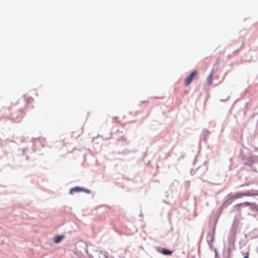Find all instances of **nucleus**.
I'll return each instance as SVG.
<instances>
[{"label":"nucleus","instance_id":"obj_8","mask_svg":"<svg viewBox=\"0 0 258 258\" xmlns=\"http://www.w3.org/2000/svg\"><path fill=\"white\" fill-rule=\"evenodd\" d=\"M243 258H248V253H247L246 255Z\"/></svg>","mask_w":258,"mask_h":258},{"label":"nucleus","instance_id":"obj_3","mask_svg":"<svg viewBox=\"0 0 258 258\" xmlns=\"http://www.w3.org/2000/svg\"><path fill=\"white\" fill-rule=\"evenodd\" d=\"M80 191H85L87 193L89 192V191L87 189H85L83 188H81L80 187H75L71 189L70 193V194H73L74 192H77Z\"/></svg>","mask_w":258,"mask_h":258},{"label":"nucleus","instance_id":"obj_2","mask_svg":"<svg viewBox=\"0 0 258 258\" xmlns=\"http://www.w3.org/2000/svg\"><path fill=\"white\" fill-rule=\"evenodd\" d=\"M197 72L196 71H193L184 81V84L185 86H188L190 83L192 81L195 77L197 75Z\"/></svg>","mask_w":258,"mask_h":258},{"label":"nucleus","instance_id":"obj_1","mask_svg":"<svg viewBox=\"0 0 258 258\" xmlns=\"http://www.w3.org/2000/svg\"><path fill=\"white\" fill-rule=\"evenodd\" d=\"M247 207H248V209L251 210V212H249L246 209H245L248 215L254 217L257 216L258 214V205L254 203L245 202L236 204L234 206V208L239 212H241V208H246Z\"/></svg>","mask_w":258,"mask_h":258},{"label":"nucleus","instance_id":"obj_7","mask_svg":"<svg viewBox=\"0 0 258 258\" xmlns=\"http://www.w3.org/2000/svg\"><path fill=\"white\" fill-rule=\"evenodd\" d=\"M212 80H213L212 74H211L210 75H209V76L207 78V81L209 85H211L212 83Z\"/></svg>","mask_w":258,"mask_h":258},{"label":"nucleus","instance_id":"obj_5","mask_svg":"<svg viewBox=\"0 0 258 258\" xmlns=\"http://www.w3.org/2000/svg\"><path fill=\"white\" fill-rule=\"evenodd\" d=\"M64 235H57L55 237L54 241L55 243H58L60 242L63 239H64Z\"/></svg>","mask_w":258,"mask_h":258},{"label":"nucleus","instance_id":"obj_4","mask_svg":"<svg viewBox=\"0 0 258 258\" xmlns=\"http://www.w3.org/2000/svg\"><path fill=\"white\" fill-rule=\"evenodd\" d=\"M160 252L164 255H171L172 253V250L166 248L161 249Z\"/></svg>","mask_w":258,"mask_h":258},{"label":"nucleus","instance_id":"obj_6","mask_svg":"<svg viewBox=\"0 0 258 258\" xmlns=\"http://www.w3.org/2000/svg\"><path fill=\"white\" fill-rule=\"evenodd\" d=\"M250 196L249 194L244 193V192H242V193H239V194H237V195H236L235 196V198H241L244 196Z\"/></svg>","mask_w":258,"mask_h":258}]
</instances>
